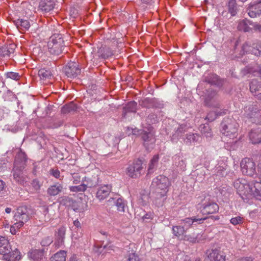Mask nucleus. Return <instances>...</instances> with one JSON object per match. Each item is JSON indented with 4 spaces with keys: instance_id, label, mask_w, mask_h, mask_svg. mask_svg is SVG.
<instances>
[{
    "instance_id": "f257e3e1",
    "label": "nucleus",
    "mask_w": 261,
    "mask_h": 261,
    "mask_svg": "<svg viewBox=\"0 0 261 261\" xmlns=\"http://www.w3.org/2000/svg\"><path fill=\"white\" fill-rule=\"evenodd\" d=\"M233 186L244 200L252 197L261 200V182L252 181L248 182L244 179L239 178L234 181Z\"/></svg>"
},
{
    "instance_id": "f03ea898",
    "label": "nucleus",
    "mask_w": 261,
    "mask_h": 261,
    "mask_svg": "<svg viewBox=\"0 0 261 261\" xmlns=\"http://www.w3.org/2000/svg\"><path fill=\"white\" fill-rule=\"evenodd\" d=\"M0 254L6 261H19L20 252L17 249L12 250L9 241L5 237L0 236Z\"/></svg>"
},
{
    "instance_id": "7ed1b4c3",
    "label": "nucleus",
    "mask_w": 261,
    "mask_h": 261,
    "mask_svg": "<svg viewBox=\"0 0 261 261\" xmlns=\"http://www.w3.org/2000/svg\"><path fill=\"white\" fill-rule=\"evenodd\" d=\"M48 51L53 55L59 56L63 53L65 47L62 35L56 34L52 35L48 42Z\"/></svg>"
},
{
    "instance_id": "20e7f679",
    "label": "nucleus",
    "mask_w": 261,
    "mask_h": 261,
    "mask_svg": "<svg viewBox=\"0 0 261 261\" xmlns=\"http://www.w3.org/2000/svg\"><path fill=\"white\" fill-rule=\"evenodd\" d=\"M244 115L249 120L256 124L261 125V108L257 103H253L244 108Z\"/></svg>"
},
{
    "instance_id": "39448f33",
    "label": "nucleus",
    "mask_w": 261,
    "mask_h": 261,
    "mask_svg": "<svg viewBox=\"0 0 261 261\" xmlns=\"http://www.w3.org/2000/svg\"><path fill=\"white\" fill-rule=\"evenodd\" d=\"M239 124L234 119L225 118L221 123V133L229 138L236 137Z\"/></svg>"
},
{
    "instance_id": "423d86ee",
    "label": "nucleus",
    "mask_w": 261,
    "mask_h": 261,
    "mask_svg": "<svg viewBox=\"0 0 261 261\" xmlns=\"http://www.w3.org/2000/svg\"><path fill=\"white\" fill-rule=\"evenodd\" d=\"M139 132H140L139 134L143 141V144L145 148L147 150L152 148L156 141L155 132L153 128L151 126H149L147 130H140Z\"/></svg>"
},
{
    "instance_id": "0eeeda50",
    "label": "nucleus",
    "mask_w": 261,
    "mask_h": 261,
    "mask_svg": "<svg viewBox=\"0 0 261 261\" xmlns=\"http://www.w3.org/2000/svg\"><path fill=\"white\" fill-rule=\"evenodd\" d=\"M152 185L156 188V192L160 193V196L162 197L168 191L171 182L166 176L160 175L153 179Z\"/></svg>"
},
{
    "instance_id": "6e6552de",
    "label": "nucleus",
    "mask_w": 261,
    "mask_h": 261,
    "mask_svg": "<svg viewBox=\"0 0 261 261\" xmlns=\"http://www.w3.org/2000/svg\"><path fill=\"white\" fill-rule=\"evenodd\" d=\"M30 218V210L26 206H21L17 208L14 216L15 225L19 228L26 223Z\"/></svg>"
},
{
    "instance_id": "1a4fd4ad",
    "label": "nucleus",
    "mask_w": 261,
    "mask_h": 261,
    "mask_svg": "<svg viewBox=\"0 0 261 261\" xmlns=\"http://www.w3.org/2000/svg\"><path fill=\"white\" fill-rule=\"evenodd\" d=\"M241 168L243 174L253 177L257 174L255 163L250 159H243L241 162Z\"/></svg>"
},
{
    "instance_id": "9d476101",
    "label": "nucleus",
    "mask_w": 261,
    "mask_h": 261,
    "mask_svg": "<svg viewBox=\"0 0 261 261\" xmlns=\"http://www.w3.org/2000/svg\"><path fill=\"white\" fill-rule=\"evenodd\" d=\"M142 161L138 159L134 161L127 168V174L130 177L137 178L140 176L143 168Z\"/></svg>"
},
{
    "instance_id": "9b49d317",
    "label": "nucleus",
    "mask_w": 261,
    "mask_h": 261,
    "mask_svg": "<svg viewBox=\"0 0 261 261\" xmlns=\"http://www.w3.org/2000/svg\"><path fill=\"white\" fill-rule=\"evenodd\" d=\"M64 72L69 78L73 79L81 73V68L79 64L75 62H68L64 67Z\"/></svg>"
},
{
    "instance_id": "f8f14e48",
    "label": "nucleus",
    "mask_w": 261,
    "mask_h": 261,
    "mask_svg": "<svg viewBox=\"0 0 261 261\" xmlns=\"http://www.w3.org/2000/svg\"><path fill=\"white\" fill-rule=\"evenodd\" d=\"M16 160L14 162V167L13 169V175L14 179L16 182L21 185H24L27 182V176L23 174L21 167L17 166Z\"/></svg>"
},
{
    "instance_id": "ddd939ff",
    "label": "nucleus",
    "mask_w": 261,
    "mask_h": 261,
    "mask_svg": "<svg viewBox=\"0 0 261 261\" xmlns=\"http://www.w3.org/2000/svg\"><path fill=\"white\" fill-rule=\"evenodd\" d=\"M204 102L205 105L208 107L219 108L220 105L218 100V96L216 91H208Z\"/></svg>"
},
{
    "instance_id": "4468645a",
    "label": "nucleus",
    "mask_w": 261,
    "mask_h": 261,
    "mask_svg": "<svg viewBox=\"0 0 261 261\" xmlns=\"http://www.w3.org/2000/svg\"><path fill=\"white\" fill-rule=\"evenodd\" d=\"M237 45V42H236L235 45L234 46V51L233 52V53L230 54V58L231 59H234L236 58H239L241 57L243 55H244L245 53H251V51L249 50V48H252V42L251 41H247L245 42V43L243 44V45L242 46L241 50L240 51L239 53H237L236 52V46Z\"/></svg>"
},
{
    "instance_id": "2eb2a0df",
    "label": "nucleus",
    "mask_w": 261,
    "mask_h": 261,
    "mask_svg": "<svg viewBox=\"0 0 261 261\" xmlns=\"http://www.w3.org/2000/svg\"><path fill=\"white\" fill-rule=\"evenodd\" d=\"M249 86L252 95L257 99L261 100V78L252 79Z\"/></svg>"
},
{
    "instance_id": "dca6fc26",
    "label": "nucleus",
    "mask_w": 261,
    "mask_h": 261,
    "mask_svg": "<svg viewBox=\"0 0 261 261\" xmlns=\"http://www.w3.org/2000/svg\"><path fill=\"white\" fill-rule=\"evenodd\" d=\"M218 210V205L216 202L209 200L203 203L201 212L204 215H209L216 213Z\"/></svg>"
},
{
    "instance_id": "f3484780",
    "label": "nucleus",
    "mask_w": 261,
    "mask_h": 261,
    "mask_svg": "<svg viewBox=\"0 0 261 261\" xmlns=\"http://www.w3.org/2000/svg\"><path fill=\"white\" fill-rule=\"evenodd\" d=\"M66 233L65 227H60L55 233L54 245L57 248L61 247L64 244V239Z\"/></svg>"
},
{
    "instance_id": "a211bd4d",
    "label": "nucleus",
    "mask_w": 261,
    "mask_h": 261,
    "mask_svg": "<svg viewBox=\"0 0 261 261\" xmlns=\"http://www.w3.org/2000/svg\"><path fill=\"white\" fill-rule=\"evenodd\" d=\"M112 190L110 185H104L100 186L97 191L96 197L100 201L106 199L110 194Z\"/></svg>"
},
{
    "instance_id": "6ab92c4d",
    "label": "nucleus",
    "mask_w": 261,
    "mask_h": 261,
    "mask_svg": "<svg viewBox=\"0 0 261 261\" xmlns=\"http://www.w3.org/2000/svg\"><path fill=\"white\" fill-rule=\"evenodd\" d=\"M55 5L53 0H41L39 3V10L45 14L53 11Z\"/></svg>"
},
{
    "instance_id": "aec40b11",
    "label": "nucleus",
    "mask_w": 261,
    "mask_h": 261,
    "mask_svg": "<svg viewBox=\"0 0 261 261\" xmlns=\"http://www.w3.org/2000/svg\"><path fill=\"white\" fill-rule=\"evenodd\" d=\"M64 189L62 183L56 182L48 187L47 189V194L50 196H56L63 192Z\"/></svg>"
},
{
    "instance_id": "412c9836",
    "label": "nucleus",
    "mask_w": 261,
    "mask_h": 261,
    "mask_svg": "<svg viewBox=\"0 0 261 261\" xmlns=\"http://www.w3.org/2000/svg\"><path fill=\"white\" fill-rule=\"evenodd\" d=\"M16 45L13 43L5 45L0 47V57L4 58H10L14 53Z\"/></svg>"
},
{
    "instance_id": "4be33fe9",
    "label": "nucleus",
    "mask_w": 261,
    "mask_h": 261,
    "mask_svg": "<svg viewBox=\"0 0 261 261\" xmlns=\"http://www.w3.org/2000/svg\"><path fill=\"white\" fill-rule=\"evenodd\" d=\"M108 201L110 203H114L117 206L119 212H124L126 203L124 200L120 197L119 195H116L115 197H110Z\"/></svg>"
},
{
    "instance_id": "5701e85b",
    "label": "nucleus",
    "mask_w": 261,
    "mask_h": 261,
    "mask_svg": "<svg viewBox=\"0 0 261 261\" xmlns=\"http://www.w3.org/2000/svg\"><path fill=\"white\" fill-rule=\"evenodd\" d=\"M203 81L212 85H215L219 87H221L223 83V80L214 73H210L204 76Z\"/></svg>"
},
{
    "instance_id": "b1692460",
    "label": "nucleus",
    "mask_w": 261,
    "mask_h": 261,
    "mask_svg": "<svg viewBox=\"0 0 261 261\" xmlns=\"http://www.w3.org/2000/svg\"><path fill=\"white\" fill-rule=\"evenodd\" d=\"M205 218H197L196 217H192L191 218H186L185 219L180 220V224L184 227V229L187 230L192 226L194 222H197L199 224L202 223Z\"/></svg>"
},
{
    "instance_id": "393cba45",
    "label": "nucleus",
    "mask_w": 261,
    "mask_h": 261,
    "mask_svg": "<svg viewBox=\"0 0 261 261\" xmlns=\"http://www.w3.org/2000/svg\"><path fill=\"white\" fill-rule=\"evenodd\" d=\"M210 261H225V255L220 250L212 249L208 255Z\"/></svg>"
},
{
    "instance_id": "a878e982",
    "label": "nucleus",
    "mask_w": 261,
    "mask_h": 261,
    "mask_svg": "<svg viewBox=\"0 0 261 261\" xmlns=\"http://www.w3.org/2000/svg\"><path fill=\"white\" fill-rule=\"evenodd\" d=\"M249 137L252 144H258L261 142V129L259 128L252 129Z\"/></svg>"
},
{
    "instance_id": "bb28decb",
    "label": "nucleus",
    "mask_w": 261,
    "mask_h": 261,
    "mask_svg": "<svg viewBox=\"0 0 261 261\" xmlns=\"http://www.w3.org/2000/svg\"><path fill=\"white\" fill-rule=\"evenodd\" d=\"M13 22L20 31H25L30 27V22L27 19H18L14 20Z\"/></svg>"
},
{
    "instance_id": "cd10ccee",
    "label": "nucleus",
    "mask_w": 261,
    "mask_h": 261,
    "mask_svg": "<svg viewBox=\"0 0 261 261\" xmlns=\"http://www.w3.org/2000/svg\"><path fill=\"white\" fill-rule=\"evenodd\" d=\"M29 256L35 261H45L43 249H35L30 252Z\"/></svg>"
},
{
    "instance_id": "c85d7f7f",
    "label": "nucleus",
    "mask_w": 261,
    "mask_h": 261,
    "mask_svg": "<svg viewBox=\"0 0 261 261\" xmlns=\"http://www.w3.org/2000/svg\"><path fill=\"white\" fill-rule=\"evenodd\" d=\"M250 25H253V22L245 18L241 20L239 22L238 29L239 31H242L245 32H249L251 30Z\"/></svg>"
},
{
    "instance_id": "c756f323",
    "label": "nucleus",
    "mask_w": 261,
    "mask_h": 261,
    "mask_svg": "<svg viewBox=\"0 0 261 261\" xmlns=\"http://www.w3.org/2000/svg\"><path fill=\"white\" fill-rule=\"evenodd\" d=\"M98 56L102 59H107L114 55V51L109 47L104 46L99 49Z\"/></svg>"
},
{
    "instance_id": "7c9ffc66",
    "label": "nucleus",
    "mask_w": 261,
    "mask_h": 261,
    "mask_svg": "<svg viewBox=\"0 0 261 261\" xmlns=\"http://www.w3.org/2000/svg\"><path fill=\"white\" fill-rule=\"evenodd\" d=\"M159 161V155L155 154L150 160L148 165V173H152L156 168Z\"/></svg>"
},
{
    "instance_id": "2f4dec72",
    "label": "nucleus",
    "mask_w": 261,
    "mask_h": 261,
    "mask_svg": "<svg viewBox=\"0 0 261 261\" xmlns=\"http://www.w3.org/2000/svg\"><path fill=\"white\" fill-rule=\"evenodd\" d=\"M38 75L41 80H46L51 76L52 73L50 69L42 68L38 71Z\"/></svg>"
},
{
    "instance_id": "473e14b6",
    "label": "nucleus",
    "mask_w": 261,
    "mask_h": 261,
    "mask_svg": "<svg viewBox=\"0 0 261 261\" xmlns=\"http://www.w3.org/2000/svg\"><path fill=\"white\" fill-rule=\"evenodd\" d=\"M59 202L61 204L65 206H73L74 204L76 202L72 198L68 196H62L59 198Z\"/></svg>"
},
{
    "instance_id": "72a5a7b5",
    "label": "nucleus",
    "mask_w": 261,
    "mask_h": 261,
    "mask_svg": "<svg viewBox=\"0 0 261 261\" xmlns=\"http://www.w3.org/2000/svg\"><path fill=\"white\" fill-rule=\"evenodd\" d=\"M137 103L135 101H131L128 102L123 108V114L125 115L126 113H135L137 110Z\"/></svg>"
},
{
    "instance_id": "f704fd0d",
    "label": "nucleus",
    "mask_w": 261,
    "mask_h": 261,
    "mask_svg": "<svg viewBox=\"0 0 261 261\" xmlns=\"http://www.w3.org/2000/svg\"><path fill=\"white\" fill-rule=\"evenodd\" d=\"M77 109V106L73 102L64 105L61 109V112L63 114H67L71 112L76 111Z\"/></svg>"
},
{
    "instance_id": "c9c22d12",
    "label": "nucleus",
    "mask_w": 261,
    "mask_h": 261,
    "mask_svg": "<svg viewBox=\"0 0 261 261\" xmlns=\"http://www.w3.org/2000/svg\"><path fill=\"white\" fill-rule=\"evenodd\" d=\"M251 51V54L256 56H259L261 55V43L257 41L255 43L252 42V48H249V51Z\"/></svg>"
},
{
    "instance_id": "e433bc0d",
    "label": "nucleus",
    "mask_w": 261,
    "mask_h": 261,
    "mask_svg": "<svg viewBox=\"0 0 261 261\" xmlns=\"http://www.w3.org/2000/svg\"><path fill=\"white\" fill-rule=\"evenodd\" d=\"M66 252L60 250L50 258V261H66Z\"/></svg>"
},
{
    "instance_id": "4c0bfd02",
    "label": "nucleus",
    "mask_w": 261,
    "mask_h": 261,
    "mask_svg": "<svg viewBox=\"0 0 261 261\" xmlns=\"http://www.w3.org/2000/svg\"><path fill=\"white\" fill-rule=\"evenodd\" d=\"M186 230L181 225L179 226H173L172 232L175 236L178 238H182Z\"/></svg>"
},
{
    "instance_id": "58836bf2",
    "label": "nucleus",
    "mask_w": 261,
    "mask_h": 261,
    "mask_svg": "<svg viewBox=\"0 0 261 261\" xmlns=\"http://www.w3.org/2000/svg\"><path fill=\"white\" fill-rule=\"evenodd\" d=\"M82 182L86 190L88 188H93L97 185V182L96 180L87 177L83 178Z\"/></svg>"
},
{
    "instance_id": "ea45409f",
    "label": "nucleus",
    "mask_w": 261,
    "mask_h": 261,
    "mask_svg": "<svg viewBox=\"0 0 261 261\" xmlns=\"http://www.w3.org/2000/svg\"><path fill=\"white\" fill-rule=\"evenodd\" d=\"M199 129H200L201 134L206 138H210L212 136V130L208 124L200 125Z\"/></svg>"
},
{
    "instance_id": "a19ab883",
    "label": "nucleus",
    "mask_w": 261,
    "mask_h": 261,
    "mask_svg": "<svg viewBox=\"0 0 261 261\" xmlns=\"http://www.w3.org/2000/svg\"><path fill=\"white\" fill-rule=\"evenodd\" d=\"M228 12L231 15L234 16L237 13V5L236 0H229L228 3Z\"/></svg>"
},
{
    "instance_id": "79ce46f5",
    "label": "nucleus",
    "mask_w": 261,
    "mask_h": 261,
    "mask_svg": "<svg viewBox=\"0 0 261 261\" xmlns=\"http://www.w3.org/2000/svg\"><path fill=\"white\" fill-rule=\"evenodd\" d=\"M187 130V127L186 125L181 124L175 128V133L173 135L174 138H178L181 137Z\"/></svg>"
},
{
    "instance_id": "37998d69",
    "label": "nucleus",
    "mask_w": 261,
    "mask_h": 261,
    "mask_svg": "<svg viewBox=\"0 0 261 261\" xmlns=\"http://www.w3.org/2000/svg\"><path fill=\"white\" fill-rule=\"evenodd\" d=\"M200 139L201 137L197 134H189L187 135L185 142L186 143L198 142H199Z\"/></svg>"
},
{
    "instance_id": "c03bdc74",
    "label": "nucleus",
    "mask_w": 261,
    "mask_h": 261,
    "mask_svg": "<svg viewBox=\"0 0 261 261\" xmlns=\"http://www.w3.org/2000/svg\"><path fill=\"white\" fill-rule=\"evenodd\" d=\"M48 172L50 175L60 180H62L64 178V175L61 174L60 171L57 168H51Z\"/></svg>"
},
{
    "instance_id": "a18cd8bd",
    "label": "nucleus",
    "mask_w": 261,
    "mask_h": 261,
    "mask_svg": "<svg viewBox=\"0 0 261 261\" xmlns=\"http://www.w3.org/2000/svg\"><path fill=\"white\" fill-rule=\"evenodd\" d=\"M257 72L261 76V66L257 67L255 70L248 66H246L244 68L241 70V73L243 75H245L248 73H254Z\"/></svg>"
},
{
    "instance_id": "49530a36",
    "label": "nucleus",
    "mask_w": 261,
    "mask_h": 261,
    "mask_svg": "<svg viewBox=\"0 0 261 261\" xmlns=\"http://www.w3.org/2000/svg\"><path fill=\"white\" fill-rule=\"evenodd\" d=\"M140 105L142 108H152V98L146 97L140 101Z\"/></svg>"
},
{
    "instance_id": "de8ad7c7",
    "label": "nucleus",
    "mask_w": 261,
    "mask_h": 261,
    "mask_svg": "<svg viewBox=\"0 0 261 261\" xmlns=\"http://www.w3.org/2000/svg\"><path fill=\"white\" fill-rule=\"evenodd\" d=\"M126 261H140L138 255L136 253V251L132 250L129 251V254L126 256Z\"/></svg>"
},
{
    "instance_id": "09e8293b",
    "label": "nucleus",
    "mask_w": 261,
    "mask_h": 261,
    "mask_svg": "<svg viewBox=\"0 0 261 261\" xmlns=\"http://www.w3.org/2000/svg\"><path fill=\"white\" fill-rule=\"evenodd\" d=\"M7 78H9L16 81H19L21 77V75L17 72L10 71L5 74Z\"/></svg>"
},
{
    "instance_id": "8fccbe9b",
    "label": "nucleus",
    "mask_w": 261,
    "mask_h": 261,
    "mask_svg": "<svg viewBox=\"0 0 261 261\" xmlns=\"http://www.w3.org/2000/svg\"><path fill=\"white\" fill-rule=\"evenodd\" d=\"M147 123L150 126L152 124H154L158 122L157 115L154 113L150 114L146 120Z\"/></svg>"
},
{
    "instance_id": "3c124183",
    "label": "nucleus",
    "mask_w": 261,
    "mask_h": 261,
    "mask_svg": "<svg viewBox=\"0 0 261 261\" xmlns=\"http://www.w3.org/2000/svg\"><path fill=\"white\" fill-rule=\"evenodd\" d=\"M152 108L162 109L164 107L163 101L156 98H152Z\"/></svg>"
},
{
    "instance_id": "603ef678",
    "label": "nucleus",
    "mask_w": 261,
    "mask_h": 261,
    "mask_svg": "<svg viewBox=\"0 0 261 261\" xmlns=\"http://www.w3.org/2000/svg\"><path fill=\"white\" fill-rule=\"evenodd\" d=\"M69 190L73 192H85L86 190L85 187L82 183L79 186L69 187Z\"/></svg>"
},
{
    "instance_id": "864d4df0",
    "label": "nucleus",
    "mask_w": 261,
    "mask_h": 261,
    "mask_svg": "<svg viewBox=\"0 0 261 261\" xmlns=\"http://www.w3.org/2000/svg\"><path fill=\"white\" fill-rule=\"evenodd\" d=\"M230 222L233 225L241 224L243 223V218L240 216L233 217L230 219Z\"/></svg>"
},
{
    "instance_id": "5fc2aeb1",
    "label": "nucleus",
    "mask_w": 261,
    "mask_h": 261,
    "mask_svg": "<svg viewBox=\"0 0 261 261\" xmlns=\"http://www.w3.org/2000/svg\"><path fill=\"white\" fill-rule=\"evenodd\" d=\"M261 4V0H257V4L250 5L249 7L251 8L252 10H254L255 12H256L257 14L259 16L260 15V4Z\"/></svg>"
},
{
    "instance_id": "6e6d98bb",
    "label": "nucleus",
    "mask_w": 261,
    "mask_h": 261,
    "mask_svg": "<svg viewBox=\"0 0 261 261\" xmlns=\"http://www.w3.org/2000/svg\"><path fill=\"white\" fill-rule=\"evenodd\" d=\"M53 242V238L51 237H44L41 242L42 246H48Z\"/></svg>"
},
{
    "instance_id": "4d7b16f0",
    "label": "nucleus",
    "mask_w": 261,
    "mask_h": 261,
    "mask_svg": "<svg viewBox=\"0 0 261 261\" xmlns=\"http://www.w3.org/2000/svg\"><path fill=\"white\" fill-rule=\"evenodd\" d=\"M217 118V113H215V111H211L210 112L206 117H205V119L207 120L209 122H212L215 120Z\"/></svg>"
},
{
    "instance_id": "13d9d810",
    "label": "nucleus",
    "mask_w": 261,
    "mask_h": 261,
    "mask_svg": "<svg viewBox=\"0 0 261 261\" xmlns=\"http://www.w3.org/2000/svg\"><path fill=\"white\" fill-rule=\"evenodd\" d=\"M216 175L217 176H219L223 177L226 173V172L225 171V169L223 167H221L220 166L216 167Z\"/></svg>"
},
{
    "instance_id": "bf43d9fd",
    "label": "nucleus",
    "mask_w": 261,
    "mask_h": 261,
    "mask_svg": "<svg viewBox=\"0 0 261 261\" xmlns=\"http://www.w3.org/2000/svg\"><path fill=\"white\" fill-rule=\"evenodd\" d=\"M31 185L35 191H37L40 190L41 185L40 184L39 181L38 179H33L31 182Z\"/></svg>"
},
{
    "instance_id": "052dcab7",
    "label": "nucleus",
    "mask_w": 261,
    "mask_h": 261,
    "mask_svg": "<svg viewBox=\"0 0 261 261\" xmlns=\"http://www.w3.org/2000/svg\"><path fill=\"white\" fill-rule=\"evenodd\" d=\"M195 237L197 243H202L206 239V235L204 233H197Z\"/></svg>"
},
{
    "instance_id": "680f3d73",
    "label": "nucleus",
    "mask_w": 261,
    "mask_h": 261,
    "mask_svg": "<svg viewBox=\"0 0 261 261\" xmlns=\"http://www.w3.org/2000/svg\"><path fill=\"white\" fill-rule=\"evenodd\" d=\"M72 178L73 184H79L81 181V176L78 173H73Z\"/></svg>"
},
{
    "instance_id": "e2e57ef3",
    "label": "nucleus",
    "mask_w": 261,
    "mask_h": 261,
    "mask_svg": "<svg viewBox=\"0 0 261 261\" xmlns=\"http://www.w3.org/2000/svg\"><path fill=\"white\" fill-rule=\"evenodd\" d=\"M247 11L248 15L250 17L254 18V17H256L257 16H259L258 14H257L256 12H255L254 11V10H252L251 8H250V7H249L247 9Z\"/></svg>"
},
{
    "instance_id": "0e129e2a",
    "label": "nucleus",
    "mask_w": 261,
    "mask_h": 261,
    "mask_svg": "<svg viewBox=\"0 0 261 261\" xmlns=\"http://www.w3.org/2000/svg\"><path fill=\"white\" fill-rule=\"evenodd\" d=\"M153 215L152 213H147L142 217V219L144 221H146V220H151L153 219Z\"/></svg>"
},
{
    "instance_id": "69168bd1",
    "label": "nucleus",
    "mask_w": 261,
    "mask_h": 261,
    "mask_svg": "<svg viewBox=\"0 0 261 261\" xmlns=\"http://www.w3.org/2000/svg\"><path fill=\"white\" fill-rule=\"evenodd\" d=\"M186 238H187V240L190 242H192L193 243H197L196 238L195 236H194V234L186 236Z\"/></svg>"
},
{
    "instance_id": "338daca9",
    "label": "nucleus",
    "mask_w": 261,
    "mask_h": 261,
    "mask_svg": "<svg viewBox=\"0 0 261 261\" xmlns=\"http://www.w3.org/2000/svg\"><path fill=\"white\" fill-rule=\"evenodd\" d=\"M226 109H221L220 110L215 111V113H217V117L224 115L226 114Z\"/></svg>"
},
{
    "instance_id": "774afa93",
    "label": "nucleus",
    "mask_w": 261,
    "mask_h": 261,
    "mask_svg": "<svg viewBox=\"0 0 261 261\" xmlns=\"http://www.w3.org/2000/svg\"><path fill=\"white\" fill-rule=\"evenodd\" d=\"M257 174L255 176H261V164H258L257 165V167L256 169Z\"/></svg>"
}]
</instances>
